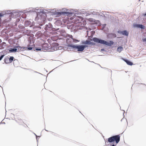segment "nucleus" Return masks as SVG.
I'll list each match as a JSON object with an SVG mask.
<instances>
[{"label": "nucleus", "instance_id": "4d7b16f0", "mask_svg": "<svg viewBox=\"0 0 146 146\" xmlns=\"http://www.w3.org/2000/svg\"><path fill=\"white\" fill-rule=\"evenodd\" d=\"M1 42H2V40L1 39H0V43Z\"/></svg>", "mask_w": 146, "mask_h": 146}, {"label": "nucleus", "instance_id": "ea45409f", "mask_svg": "<svg viewBox=\"0 0 146 146\" xmlns=\"http://www.w3.org/2000/svg\"><path fill=\"white\" fill-rule=\"evenodd\" d=\"M100 51L101 52L105 51V52H107L106 50L104 48H102L100 50Z\"/></svg>", "mask_w": 146, "mask_h": 146}, {"label": "nucleus", "instance_id": "052dcab7", "mask_svg": "<svg viewBox=\"0 0 146 146\" xmlns=\"http://www.w3.org/2000/svg\"><path fill=\"white\" fill-rule=\"evenodd\" d=\"M76 41L77 42H78L79 41V40H76Z\"/></svg>", "mask_w": 146, "mask_h": 146}, {"label": "nucleus", "instance_id": "338daca9", "mask_svg": "<svg viewBox=\"0 0 146 146\" xmlns=\"http://www.w3.org/2000/svg\"><path fill=\"white\" fill-rule=\"evenodd\" d=\"M46 45L48 46V44H47Z\"/></svg>", "mask_w": 146, "mask_h": 146}, {"label": "nucleus", "instance_id": "7c9ffc66", "mask_svg": "<svg viewBox=\"0 0 146 146\" xmlns=\"http://www.w3.org/2000/svg\"><path fill=\"white\" fill-rule=\"evenodd\" d=\"M54 46L53 45L51 46H50V48H49V49H50V51L51 52H53V51H54V50H54Z\"/></svg>", "mask_w": 146, "mask_h": 146}, {"label": "nucleus", "instance_id": "e433bc0d", "mask_svg": "<svg viewBox=\"0 0 146 146\" xmlns=\"http://www.w3.org/2000/svg\"><path fill=\"white\" fill-rule=\"evenodd\" d=\"M92 14L94 15H98V12L94 11L92 12Z\"/></svg>", "mask_w": 146, "mask_h": 146}, {"label": "nucleus", "instance_id": "37998d69", "mask_svg": "<svg viewBox=\"0 0 146 146\" xmlns=\"http://www.w3.org/2000/svg\"><path fill=\"white\" fill-rule=\"evenodd\" d=\"M143 42H146V38L143 39Z\"/></svg>", "mask_w": 146, "mask_h": 146}, {"label": "nucleus", "instance_id": "6e6d98bb", "mask_svg": "<svg viewBox=\"0 0 146 146\" xmlns=\"http://www.w3.org/2000/svg\"><path fill=\"white\" fill-rule=\"evenodd\" d=\"M29 43H31V40H29Z\"/></svg>", "mask_w": 146, "mask_h": 146}, {"label": "nucleus", "instance_id": "7ed1b4c3", "mask_svg": "<svg viewBox=\"0 0 146 146\" xmlns=\"http://www.w3.org/2000/svg\"><path fill=\"white\" fill-rule=\"evenodd\" d=\"M44 29L45 31L49 32L52 34L55 33L56 31L59 30V28H55L52 27L51 24L49 23L48 24H46L45 26Z\"/></svg>", "mask_w": 146, "mask_h": 146}, {"label": "nucleus", "instance_id": "5701e85b", "mask_svg": "<svg viewBox=\"0 0 146 146\" xmlns=\"http://www.w3.org/2000/svg\"><path fill=\"white\" fill-rule=\"evenodd\" d=\"M26 11L27 12H29V13L35 12H36V11H35V8H34L32 9H27Z\"/></svg>", "mask_w": 146, "mask_h": 146}, {"label": "nucleus", "instance_id": "f257e3e1", "mask_svg": "<svg viewBox=\"0 0 146 146\" xmlns=\"http://www.w3.org/2000/svg\"><path fill=\"white\" fill-rule=\"evenodd\" d=\"M88 45H80L79 44H69L65 45V49H68V47H71L74 49L75 52H82L85 48L88 47Z\"/></svg>", "mask_w": 146, "mask_h": 146}, {"label": "nucleus", "instance_id": "a211bd4d", "mask_svg": "<svg viewBox=\"0 0 146 146\" xmlns=\"http://www.w3.org/2000/svg\"><path fill=\"white\" fill-rule=\"evenodd\" d=\"M52 44H54L53 45L54 46V50H54V51H55L59 49V48L58 47V43L54 42H53Z\"/></svg>", "mask_w": 146, "mask_h": 146}, {"label": "nucleus", "instance_id": "13d9d810", "mask_svg": "<svg viewBox=\"0 0 146 146\" xmlns=\"http://www.w3.org/2000/svg\"><path fill=\"white\" fill-rule=\"evenodd\" d=\"M36 139L37 140H37H38V139L37 138V137H36Z\"/></svg>", "mask_w": 146, "mask_h": 146}, {"label": "nucleus", "instance_id": "f03ea898", "mask_svg": "<svg viewBox=\"0 0 146 146\" xmlns=\"http://www.w3.org/2000/svg\"><path fill=\"white\" fill-rule=\"evenodd\" d=\"M92 40L95 42L110 47L114 43V42L113 40H110L109 41H108L102 39L100 38L95 37L92 38Z\"/></svg>", "mask_w": 146, "mask_h": 146}, {"label": "nucleus", "instance_id": "603ef678", "mask_svg": "<svg viewBox=\"0 0 146 146\" xmlns=\"http://www.w3.org/2000/svg\"><path fill=\"white\" fill-rule=\"evenodd\" d=\"M41 33V31H38V32H37V33Z\"/></svg>", "mask_w": 146, "mask_h": 146}, {"label": "nucleus", "instance_id": "58836bf2", "mask_svg": "<svg viewBox=\"0 0 146 146\" xmlns=\"http://www.w3.org/2000/svg\"><path fill=\"white\" fill-rule=\"evenodd\" d=\"M91 40H90V41H89L88 40V45H91L92 43V42H91L90 41Z\"/></svg>", "mask_w": 146, "mask_h": 146}, {"label": "nucleus", "instance_id": "9d476101", "mask_svg": "<svg viewBox=\"0 0 146 146\" xmlns=\"http://www.w3.org/2000/svg\"><path fill=\"white\" fill-rule=\"evenodd\" d=\"M117 32L118 33L121 34L125 36H128L129 34V32L126 30H124L122 31L119 30Z\"/></svg>", "mask_w": 146, "mask_h": 146}, {"label": "nucleus", "instance_id": "79ce46f5", "mask_svg": "<svg viewBox=\"0 0 146 146\" xmlns=\"http://www.w3.org/2000/svg\"><path fill=\"white\" fill-rule=\"evenodd\" d=\"M3 15L2 13H0V18L3 17Z\"/></svg>", "mask_w": 146, "mask_h": 146}, {"label": "nucleus", "instance_id": "8fccbe9b", "mask_svg": "<svg viewBox=\"0 0 146 146\" xmlns=\"http://www.w3.org/2000/svg\"><path fill=\"white\" fill-rule=\"evenodd\" d=\"M106 24H104L102 26H103V27H104L106 26Z\"/></svg>", "mask_w": 146, "mask_h": 146}, {"label": "nucleus", "instance_id": "2f4dec72", "mask_svg": "<svg viewBox=\"0 0 146 146\" xmlns=\"http://www.w3.org/2000/svg\"><path fill=\"white\" fill-rule=\"evenodd\" d=\"M21 20V21H22V19L20 18L19 17V18H17L16 19V21H16V23H18Z\"/></svg>", "mask_w": 146, "mask_h": 146}, {"label": "nucleus", "instance_id": "49530a36", "mask_svg": "<svg viewBox=\"0 0 146 146\" xmlns=\"http://www.w3.org/2000/svg\"><path fill=\"white\" fill-rule=\"evenodd\" d=\"M106 69H107V70H108L109 71H110L111 73L112 72V71L110 70V69H108L107 68H105Z\"/></svg>", "mask_w": 146, "mask_h": 146}, {"label": "nucleus", "instance_id": "bf43d9fd", "mask_svg": "<svg viewBox=\"0 0 146 146\" xmlns=\"http://www.w3.org/2000/svg\"><path fill=\"white\" fill-rule=\"evenodd\" d=\"M123 111H124V113H123V115H124V114L125 111L124 110H123Z\"/></svg>", "mask_w": 146, "mask_h": 146}, {"label": "nucleus", "instance_id": "09e8293b", "mask_svg": "<svg viewBox=\"0 0 146 146\" xmlns=\"http://www.w3.org/2000/svg\"><path fill=\"white\" fill-rule=\"evenodd\" d=\"M34 135H35V136H36V137H40V136H37L36 134H35V133H34Z\"/></svg>", "mask_w": 146, "mask_h": 146}, {"label": "nucleus", "instance_id": "c85d7f7f", "mask_svg": "<svg viewBox=\"0 0 146 146\" xmlns=\"http://www.w3.org/2000/svg\"><path fill=\"white\" fill-rule=\"evenodd\" d=\"M44 10H43L42 9V10L41 11V13L42 15H46H46L47 14V13L45 11H44Z\"/></svg>", "mask_w": 146, "mask_h": 146}, {"label": "nucleus", "instance_id": "4c0bfd02", "mask_svg": "<svg viewBox=\"0 0 146 146\" xmlns=\"http://www.w3.org/2000/svg\"><path fill=\"white\" fill-rule=\"evenodd\" d=\"M122 59L126 63L127 62L128 60V59H125L123 58H122Z\"/></svg>", "mask_w": 146, "mask_h": 146}, {"label": "nucleus", "instance_id": "bb28decb", "mask_svg": "<svg viewBox=\"0 0 146 146\" xmlns=\"http://www.w3.org/2000/svg\"><path fill=\"white\" fill-rule=\"evenodd\" d=\"M16 46V47H16L17 49V51H18V52H19L21 50H22V47H21L19 45Z\"/></svg>", "mask_w": 146, "mask_h": 146}, {"label": "nucleus", "instance_id": "f704fd0d", "mask_svg": "<svg viewBox=\"0 0 146 146\" xmlns=\"http://www.w3.org/2000/svg\"><path fill=\"white\" fill-rule=\"evenodd\" d=\"M22 50H27V47H22Z\"/></svg>", "mask_w": 146, "mask_h": 146}, {"label": "nucleus", "instance_id": "5fc2aeb1", "mask_svg": "<svg viewBox=\"0 0 146 146\" xmlns=\"http://www.w3.org/2000/svg\"><path fill=\"white\" fill-rule=\"evenodd\" d=\"M72 37H73L72 36V35H70V38H72Z\"/></svg>", "mask_w": 146, "mask_h": 146}, {"label": "nucleus", "instance_id": "473e14b6", "mask_svg": "<svg viewBox=\"0 0 146 146\" xmlns=\"http://www.w3.org/2000/svg\"><path fill=\"white\" fill-rule=\"evenodd\" d=\"M83 14L85 16H88L90 15V14L89 13L86 12L83 13Z\"/></svg>", "mask_w": 146, "mask_h": 146}, {"label": "nucleus", "instance_id": "4468645a", "mask_svg": "<svg viewBox=\"0 0 146 146\" xmlns=\"http://www.w3.org/2000/svg\"><path fill=\"white\" fill-rule=\"evenodd\" d=\"M107 38L109 39H111L113 38L116 37V35L114 33H108L107 35Z\"/></svg>", "mask_w": 146, "mask_h": 146}, {"label": "nucleus", "instance_id": "69168bd1", "mask_svg": "<svg viewBox=\"0 0 146 146\" xmlns=\"http://www.w3.org/2000/svg\"><path fill=\"white\" fill-rule=\"evenodd\" d=\"M3 123V124H5V122H3V123Z\"/></svg>", "mask_w": 146, "mask_h": 146}, {"label": "nucleus", "instance_id": "864d4df0", "mask_svg": "<svg viewBox=\"0 0 146 146\" xmlns=\"http://www.w3.org/2000/svg\"><path fill=\"white\" fill-rule=\"evenodd\" d=\"M34 72H35V73H39V74H41L42 75V74H41V73H38V72H37L36 71H34Z\"/></svg>", "mask_w": 146, "mask_h": 146}, {"label": "nucleus", "instance_id": "b1692460", "mask_svg": "<svg viewBox=\"0 0 146 146\" xmlns=\"http://www.w3.org/2000/svg\"><path fill=\"white\" fill-rule=\"evenodd\" d=\"M45 11L47 12V13H52L51 12L52 11H54V9H45Z\"/></svg>", "mask_w": 146, "mask_h": 146}, {"label": "nucleus", "instance_id": "0e129e2a", "mask_svg": "<svg viewBox=\"0 0 146 146\" xmlns=\"http://www.w3.org/2000/svg\"><path fill=\"white\" fill-rule=\"evenodd\" d=\"M45 130L46 131H48V130H46V129H45Z\"/></svg>", "mask_w": 146, "mask_h": 146}, {"label": "nucleus", "instance_id": "c756f323", "mask_svg": "<svg viewBox=\"0 0 146 146\" xmlns=\"http://www.w3.org/2000/svg\"><path fill=\"white\" fill-rule=\"evenodd\" d=\"M81 23L82 24L81 25H82V23L83 24V26L86 25V21L85 20H84L83 19V21H82V23Z\"/></svg>", "mask_w": 146, "mask_h": 146}, {"label": "nucleus", "instance_id": "c03bdc74", "mask_svg": "<svg viewBox=\"0 0 146 146\" xmlns=\"http://www.w3.org/2000/svg\"><path fill=\"white\" fill-rule=\"evenodd\" d=\"M95 44H96V43L95 42H92L91 45H94Z\"/></svg>", "mask_w": 146, "mask_h": 146}, {"label": "nucleus", "instance_id": "a18cd8bd", "mask_svg": "<svg viewBox=\"0 0 146 146\" xmlns=\"http://www.w3.org/2000/svg\"><path fill=\"white\" fill-rule=\"evenodd\" d=\"M143 16H144V17H146V12L145 13H144L143 14Z\"/></svg>", "mask_w": 146, "mask_h": 146}, {"label": "nucleus", "instance_id": "39448f33", "mask_svg": "<svg viewBox=\"0 0 146 146\" xmlns=\"http://www.w3.org/2000/svg\"><path fill=\"white\" fill-rule=\"evenodd\" d=\"M35 22L34 21L32 22L31 21L29 20H25L24 21V25L25 27H29L31 29L35 25Z\"/></svg>", "mask_w": 146, "mask_h": 146}, {"label": "nucleus", "instance_id": "e2e57ef3", "mask_svg": "<svg viewBox=\"0 0 146 146\" xmlns=\"http://www.w3.org/2000/svg\"><path fill=\"white\" fill-rule=\"evenodd\" d=\"M124 117L123 118L121 119V121H122V120L124 119Z\"/></svg>", "mask_w": 146, "mask_h": 146}, {"label": "nucleus", "instance_id": "3c124183", "mask_svg": "<svg viewBox=\"0 0 146 146\" xmlns=\"http://www.w3.org/2000/svg\"><path fill=\"white\" fill-rule=\"evenodd\" d=\"M16 23V21H15V26H17V23Z\"/></svg>", "mask_w": 146, "mask_h": 146}, {"label": "nucleus", "instance_id": "a878e982", "mask_svg": "<svg viewBox=\"0 0 146 146\" xmlns=\"http://www.w3.org/2000/svg\"><path fill=\"white\" fill-rule=\"evenodd\" d=\"M59 32L60 33V34H62L63 33H64L65 32L64 30H63V29H59L58 30V31H56V32Z\"/></svg>", "mask_w": 146, "mask_h": 146}, {"label": "nucleus", "instance_id": "20e7f679", "mask_svg": "<svg viewBox=\"0 0 146 146\" xmlns=\"http://www.w3.org/2000/svg\"><path fill=\"white\" fill-rule=\"evenodd\" d=\"M120 140L119 135H113L108 139V141L110 143H113L115 141L116 145L119 142Z\"/></svg>", "mask_w": 146, "mask_h": 146}, {"label": "nucleus", "instance_id": "0eeeda50", "mask_svg": "<svg viewBox=\"0 0 146 146\" xmlns=\"http://www.w3.org/2000/svg\"><path fill=\"white\" fill-rule=\"evenodd\" d=\"M51 14L52 15H55L56 17H59L61 15H64V11H60V12L54 10V11H52L51 12Z\"/></svg>", "mask_w": 146, "mask_h": 146}, {"label": "nucleus", "instance_id": "de8ad7c7", "mask_svg": "<svg viewBox=\"0 0 146 146\" xmlns=\"http://www.w3.org/2000/svg\"><path fill=\"white\" fill-rule=\"evenodd\" d=\"M116 145H115L114 144H112V145H110V146H116Z\"/></svg>", "mask_w": 146, "mask_h": 146}, {"label": "nucleus", "instance_id": "f8f14e48", "mask_svg": "<svg viewBox=\"0 0 146 146\" xmlns=\"http://www.w3.org/2000/svg\"><path fill=\"white\" fill-rule=\"evenodd\" d=\"M16 47V46H14L13 47L8 49L9 52L10 53H15L18 52Z\"/></svg>", "mask_w": 146, "mask_h": 146}, {"label": "nucleus", "instance_id": "a19ab883", "mask_svg": "<svg viewBox=\"0 0 146 146\" xmlns=\"http://www.w3.org/2000/svg\"><path fill=\"white\" fill-rule=\"evenodd\" d=\"M104 13V12H103L102 13V15H101L100 14H99L98 15H100V16H102V17H105V16H102V15H104V13Z\"/></svg>", "mask_w": 146, "mask_h": 146}, {"label": "nucleus", "instance_id": "2eb2a0df", "mask_svg": "<svg viewBox=\"0 0 146 146\" xmlns=\"http://www.w3.org/2000/svg\"><path fill=\"white\" fill-rule=\"evenodd\" d=\"M8 57L9 58V62H10V63H11L13 61H14L13 64L14 65V62L17 61L18 60L16 59H15L14 60V58L13 56H8Z\"/></svg>", "mask_w": 146, "mask_h": 146}, {"label": "nucleus", "instance_id": "423d86ee", "mask_svg": "<svg viewBox=\"0 0 146 146\" xmlns=\"http://www.w3.org/2000/svg\"><path fill=\"white\" fill-rule=\"evenodd\" d=\"M133 27L134 28H139L141 29L144 30L145 29V26L142 24L134 23L133 24Z\"/></svg>", "mask_w": 146, "mask_h": 146}, {"label": "nucleus", "instance_id": "4be33fe9", "mask_svg": "<svg viewBox=\"0 0 146 146\" xmlns=\"http://www.w3.org/2000/svg\"><path fill=\"white\" fill-rule=\"evenodd\" d=\"M35 11L36 12H35L37 13H39L40 14L41 13V11L42 10V9H36V8H35Z\"/></svg>", "mask_w": 146, "mask_h": 146}, {"label": "nucleus", "instance_id": "1a4fd4ad", "mask_svg": "<svg viewBox=\"0 0 146 146\" xmlns=\"http://www.w3.org/2000/svg\"><path fill=\"white\" fill-rule=\"evenodd\" d=\"M68 9L65 8H63L62 9V11H64V15H66L67 16H71L73 14H74V13H72V12H68Z\"/></svg>", "mask_w": 146, "mask_h": 146}, {"label": "nucleus", "instance_id": "9b49d317", "mask_svg": "<svg viewBox=\"0 0 146 146\" xmlns=\"http://www.w3.org/2000/svg\"><path fill=\"white\" fill-rule=\"evenodd\" d=\"M34 49H35V51H43L44 52H45V50L46 51L48 49V47H46V48H44L43 47H42V48H41L40 47H34Z\"/></svg>", "mask_w": 146, "mask_h": 146}, {"label": "nucleus", "instance_id": "72a5a7b5", "mask_svg": "<svg viewBox=\"0 0 146 146\" xmlns=\"http://www.w3.org/2000/svg\"><path fill=\"white\" fill-rule=\"evenodd\" d=\"M94 19L92 18H89L88 19V21L90 22H93L94 21Z\"/></svg>", "mask_w": 146, "mask_h": 146}, {"label": "nucleus", "instance_id": "774afa93", "mask_svg": "<svg viewBox=\"0 0 146 146\" xmlns=\"http://www.w3.org/2000/svg\"><path fill=\"white\" fill-rule=\"evenodd\" d=\"M2 123V122H1V123H0V124H1V123Z\"/></svg>", "mask_w": 146, "mask_h": 146}, {"label": "nucleus", "instance_id": "ddd939ff", "mask_svg": "<svg viewBox=\"0 0 146 146\" xmlns=\"http://www.w3.org/2000/svg\"><path fill=\"white\" fill-rule=\"evenodd\" d=\"M83 18L81 16L76 17L75 19L77 23H82L83 21Z\"/></svg>", "mask_w": 146, "mask_h": 146}, {"label": "nucleus", "instance_id": "393cba45", "mask_svg": "<svg viewBox=\"0 0 146 146\" xmlns=\"http://www.w3.org/2000/svg\"><path fill=\"white\" fill-rule=\"evenodd\" d=\"M126 63H127V65H130V66H132L133 64V62L129 60H128L127 62Z\"/></svg>", "mask_w": 146, "mask_h": 146}, {"label": "nucleus", "instance_id": "cd10ccee", "mask_svg": "<svg viewBox=\"0 0 146 146\" xmlns=\"http://www.w3.org/2000/svg\"><path fill=\"white\" fill-rule=\"evenodd\" d=\"M81 43L82 45H88V40L86 41H82Z\"/></svg>", "mask_w": 146, "mask_h": 146}, {"label": "nucleus", "instance_id": "f3484780", "mask_svg": "<svg viewBox=\"0 0 146 146\" xmlns=\"http://www.w3.org/2000/svg\"><path fill=\"white\" fill-rule=\"evenodd\" d=\"M39 28H40L41 29V27H40V26H35V25H34L31 28V29H33L34 30V31H37Z\"/></svg>", "mask_w": 146, "mask_h": 146}, {"label": "nucleus", "instance_id": "dca6fc26", "mask_svg": "<svg viewBox=\"0 0 146 146\" xmlns=\"http://www.w3.org/2000/svg\"><path fill=\"white\" fill-rule=\"evenodd\" d=\"M27 50H32L33 51H35L34 47L32 46V45H27Z\"/></svg>", "mask_w": 146, "mask_h": 146}, {"label": "nucleus", "instance_id": "680f3d73", "mask_svg": "<svg viewBox=\"0 0 146 146\" xmlns=\"http://www.w3.org/2000/svg\"><path fill=\"white\" fill-rule=\"evenodd\" d=\"M141 84L145 85V84L143 83H141Z\"/></svg>", "mask_w": 146, "mask_h": 146}, {"label": "nucleus", "instance_id": "aec40b11", "mask_svg": "<svg viewBox=\"0 0 146 146\" xmlns=\"http://www.w3.org/2000/svg\"><path fill=\"white\" fill-rule=\"evenodd\" d=\"M9 59L8 57V56L5 57L4 59V61L5 63L6 64L10 63V62H9Z\"/></svg>", "mask_w": 146, "mask_h": 146}, {"label": "nucleus", "instance_id": "6ab92c4d", "mask_svg": "<svg viewBox=\"0 0 146 146\" xmlns=\"http://www.w3.org/2000/svg\"><path fill=\"white\" fill-rule=\"evenodd\" d=\"M18 27L20 29L21 31L22 32H24L25 29V26L24 27L23 25L21 24H19L18 26Z\"/></svg>", "mask_w": 146, "mask_h": 146}, {"label": "nucleus", "instance_id": "6e6552de", "mask_svg": "<svg viewBox=\"0 0 146 146\" xmlns=\"http://www.w3.org/2000/svg\"><path fill=\"white\" fill-rule=\"evenodd\" d=\"M15 10H8L6 11L1 12V13L0 12V13H2L3 14V16L5 15H14V13L15 12H14Z\"/></svg>", "mask_w": 146, "mask_h": 146}, {"label": "nucleus", "instance_id": "412c9836", "mask_svg": "<svg viewBox=\"0 0 146 146\" xmlns=\"http://www.w3.org/2000/svg\"><path fill=\"white\" fill-rule=\"evenodd\" d=\"M123 48L122 46H119L117 49V51L119 52H120L122 51L123 50Z\"/></svg>", "mask_w": 146, "mask_h": 146}, {"label": "nucleus", "instance_id": "c9c22d12", "mask_svg": "<svg viewBox=\"0 0 146 146\" xmlns=\"http://www.w3.org/2000/svg\"><path fill=\"white\" fill-rule=\"evenodd\" d=\"M5 56V55L2 54L0 56V61Z\"/></svg>", "mask_w": 146, "mask_h": 146}]
</instances>
